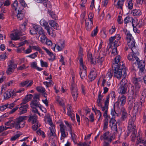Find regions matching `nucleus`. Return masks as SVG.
I'll list each match as a JSON object with an SVG mask.
<instances>
[{
    "mask_svg": "<svg viewBox=\"0 0 146 146\" xmlns=\"http://www.w3.org/2000/svg\"><path fill=\"white\" fill-rule=\"evenodd\" d=\"M48 13L49 15L51 16L52 19H56L57 17L56 15L54 14V13L53 12H52L50 11H49V10H48Z\"/></svg>",
    "mask_w": 146,
    "mask_h": 146,
    "instance_id": "obj_57",
    "label": "nucleus"
},
{
    "mask_svg": "<svg viewBox=\"0 0 146 146\" xmlns=\"http://www.w3.org/2000/svg\"><path fill=\"white\" fill-rule=\"evenodd\" d=\"M38 34L39 35V36H42L45 35L43 29L40 26L38 28Z\"/></svg>",
    "mask_w": 146,
    "mask_h": 146,
    "instance_id": "obj_53",
    "label": "nucleus"
},
{
    "mask_svg": "<svg viewBox=\"0 0 146 146\" xmlns=\"http://www.w3.org/2000/svg\"><path fill=\"white\" fill-rule=\"evenodd\" d=\"M48 34L52 37H55L56 36V34L54 30L52 28L49 27L46 30Z\"/></svg>",
    "mask_w": 146,
    "mask_h": 146,
    "instance_id": "obj_32",
    "label": "nucleus"
},
{
    "mask_svg": "<svg viewBox=\"0 0 146 146\" xmlns=\"http://www.w3.org/2000/svg\"><path fill=\"white\" fill-rule=\"evenodd\" d=\"M43 3L44 5L47 8H50L51 7V5L50 2L47 0H44Z\"/></svg>",
    "mask_w": 146,
    "mask_h": 146,
    "instance_id": "obj_50",
    "label": "nucleus"
},
{
    "mask_svg": "<svg viewBox=\"0 0 146 146\" xmlns=\"http://www.w3.org/2000/svg\"><path fill=\"white\" fill-rule=\"evenodd\" d=\"M39 26L37 25H34L33 27L30 30V33L31 35H35L37 34Z\"/></svg>",
    "mask_w": 146,
    "mask_h": 146,
    "instance_id": "obj_22",
    "label": "nucleus"
},
{
    "mask_svg": "<svg viewBox=\"0 0 146 146\" xmlns=\"http://www.w3.org/2000/svg\"><path fill=\"white\" fill-rule=\"evenodd\" d=\"M136 119L135 115H133V117L129 119L128 122V127L129 130H132L134 133H137V130L135 129V126L134 123V121Z\"/></svg>",
    "mask_w": 146,
    "mask_h": 146,
    "instance_id": "obj_8",
    "label": "nucleus"
},
{
    "mask_svg": "<svg viewBox=\"0 0 146 146\" xmlns=\"http://www.w3.org/2000/svg\"><path fill=\"white\" fill-rule=\"evenodd\" d=\"M123 63H121L120 66H117L114 65L113 66V71L115 77L118 79H120L122 77H125L126 75V69L123 66Z\"/></svg>",
    "mask_w": 146,
    "mask_h": 146,
    "instance_id": "obj_1",
    "label": "nucleus"
},
{
    "mask_svg": "<svg viewBox=\"0 0 146 146\" xmlns=\"http://www.w3.org/2000/svg\"><path fill=\"white\" fill-rule=\"evenodd\" d=\"M40 65L42 67H47L48 66V64L46 62L42 60H40Z\"/></svg>",
    "mask_w": 146,
    "mask_h": 146,
    "instance_id": "obj_59",
    "label": "nucleus"
},
{
    "mask_svg": "<svg viewBox=\"0 0 146 146\" xmlns=\"http://www.w3.org/2000/svg\"><path fill=\"white\" fill-rule=\"evenodd\" d=\"M142 103L141 101L138 102H135L134 103V109L137 111L141 110L142 107Z\"/></svg>",
    "mask_w": 146,
    "mask_h": 146,
    "instance_id": "obj_37",
    "label": "nucleus"
},
{
    "mask_svg": "<svg viewBox=\"0 0 146 146\" xmlns=\"http://www.w3.org/2000/svg\"><path fill=\"white\" fill-rule=\"evenodd\" d=\"M131 14L135 16H139L142 14V12L139 9H133L131 11Z\"/></svg>",
    "mask_w": 146,
    "mask_h": 146,
    "instance_id": "obj_29",
    "label": "nucleus"
},
{
    "mask_svg": "<svg viewBox=\"0 0 146 146\" xmlns=\"http://www.w3.org/2000/svg\"><path fill=\"white\" fill-rule=\"evenodd\" d=\"M42 48L44 50L46 51V52L48 54L50 55V56H53L54 57V56L53 54L52 53H51L50 51L48 50L47 48L44 47H42Z\"/></svg>",
    "mask_w": 146,
    "mask_h": 146,
    "instance_id": "obj_63",
    "label": "nucleus"
},
{
    "mask_svg": "<svg viewBox=\"0 0 146 146\" xmlns=\"http://www.w3.org/2000/svg\"><path fill=\"white\" fill-rule=\"evenodd\" d=\"M59 126L61 133V139H63L66 137L65 133L66 126L62 123H61L59 125Z\"/></svg>",
    "mask_w": 146,
    "mask_h": 146,
    "instance_id": "obj_15",
    "label": "nucleus"
},
{
    "mask_svg": "<svg viewBox=\"0 0 146 146\" xmlns=\"http://www.w3.org/2000/svg\"><path fill=\"white\" fill-rule=\"evenodd\" d=\"M67 114L70 117L71 119L73 121L74 120L75 115L72 111L71 107L70 106L68 108Z\"/></svg>",
    "mask_w": 146,
    "mask_h": 146,
    "instance_id": "obj_25",
    "label": "nucleus"
},
{
    "mask_svg": "<svg viewBox=\"0 0 146 146\" xmlns=\"http://www.w3.org/2000/svg\"><path fill=\"white\" fill-rule=\"evenodd\" d=\"M64 122L66 126V130L70 132L72 131V124L66 121H64Z\"/></svg>",
    "mask_w": 146,
    "mask_h": 146,
    "instance_id": "obj_42",
    "label": "nucleus"
},
{
    "mask_svg": "<svg viewBox=\"0 0 146 146\" xmlns=\"http://www.w3.org/2000/svg\"><path fill=\"white\" fill-rule=\"evenodd\" d=\"M22 35H24V34H21L17 30L15 31L13 33H11L10 35V37L11 39L14 40H17L20 38H23V40L25 39V36L20 37L19 36Z\"/></svg>",
    "mask_w": 146,
    "mask_h": 146,
    "instance_id": "obj_13",
    "label": "nucleus"
},
{
    "mask_svg": "<svg viewBox=\"0 0 146 146\" xmlns=\"http://www.w3.org/2000/svg\"><path fill=\"white\" fill-rule=\"evenodd\" d=\"M121 58V56L118 55L115 58V62L113 64V66H114V65H115L117 66H120L121 63H123L122 62H119Z\"/></svg>",
    "mask_w": 146,
    "mask_h": 146,
    "instance_id": "obj_31",
    "label": "nucleus"
},
{
    "mask_svg": "<svg viewBox=\"0 0 146 146\" xmlns=\"http://www.w3.org/2000/svg\"><path fill=\"white\" fill-rule=\"evenodd\" d=\"M108 119H105L104 121L103 130H105L107 129L108 127Z\"/></svg>",
    "mask_w": 146,
    "mask_h": 146,
    "instance_id": "obj_52",
    "label": "nucleus"
},
{
    "mask_svg": "<svg viewBox=\"0 0 146 146\" xmlns=\"http://www.w3.org/2000/svg\"><path fill=\"white\" fill-rule=\"evenodd\" d=\"M110 126L112 129L116 131L117 130V126L115 121L113 119H111L110 122Z\"/></svg>",
    "mask_w": 146,
    "mask_h": 146,
    "instance_id": "obj_24",
    "label": "nucleus"
},
{
    "mask_svg": "<svg viewBox=\"0 0 146 146\" xmlns=\"http://www.w3.org/2000/svg\"><path fill=\"white\" fill-rule=\"evenodd\" d=\"M121 36H120L119 34H118L116 35L115 36H111L109 38V40L110 42V43L111 44L113 41L115 40V39H116V40H119L121 39Z\"/></svg>",
    "mask_w": 146,
    "mask_h": 146,
    "instance_id": "obj_26",
    "label": "nucleus"
},
{
    "mask_svg": "<svg viewBox=\"0 0 146 146\" xmlns=\"http://www.w3.org/2000/svg\"><path fill=\"white\" fill-rule=\"evenodd\" d=\"M33 83V81L31 80H27L24 81L20 83V86L21 87L25 86L26 87L31 86Z\"/></svg>",
    "mask_w": 146,
    "mask_h": 146,
    "instance_id": "obj_17",
    "label": "nucleus"
},
{
    "mask_svg": "<svg viewBox=\"0 0 146 146\" xmlns=\"http://www.w3.org/2000/svg\"><path fill=\"white\" fill-rule=\"evenodd\" d=\"M13 90H8L6 91L4 94V98L5 99H8L10 98L11 96H15L13 94Z\"/></svg>",
    "mask_w": 146,
    "mask_h": 146,
    "instance_id": "obj_20",
    "label": "nucleus"
},
{
    "mask_svg": "<svg viewBox=\"0 0 146 146\" xmlns=\"http://www.w3.org/2000/svg\"><path fill=\"white\" fill-rule=\"evenodd\" d=\"M71 89L72 95L74 101H76L77 100L78 96V93L76 85L74 84H72L71 85Z\"/></svg>",
    "mask_w": 146,
    "mask_h": 146,
    "instance_id": "obj_12",
    "label": "nucleus"
},
{
    "mask_svg": "<svg viewBox=\"0 0 146 146\" xmlns=\"http://www.w3.org/2000/svg\"><path fill=\"white\" fill-rule=\"evenodd\" d=\"M137 140L138 142L139 143L142 144H143L145 141L144 137H141L140 135H139V136L137 138Z\"/></svg>",
    "mask_w": 146,
    "mask_h": 146,
    "instance_id": "obj_54",
    "label": "nucleus"
},
{
    "mask_svg": "<svg viewBox=\"0 0 146 146\" xmlns=\"http://www.w3.org/2000/svg\"><path fill=\"white\" fill-rule=\"evenodd\" d=\"M33 95L31 94H29L28 95L26 96L24 99L23 100V102L21 104H25L27 102L30 101L33 97Z\"/></svg>",
    "mask_w": 146,
    "mask_h": 146,
    "instance_id": "obj_38",
    "label": "nucleus"
},
{
    "mask_svg": "<svg viewBox=\"0 0 146 146\" xmlns=\"http://www.w3.org/2000/svg\"><path fill=\"white\" fill-rule=\"evenodd\" d=\"M49 125L50 126L49 127V129L50 133H49V135L50 136H54L55 135L56 131L55 125L53 124Z\"/></svg>",
    "mask_w": 146,
    "mask_h": 146,
    "instance_id": "obj_21",
    "label": "nucleus"
},
{
    "mask_svg": "<svg viewBox=\"0 0 146 146\" xmlns=\"http://www.w3.org/2000/svg\"><path fill=\"white\" fill-rule=\"evenodd\" d=\"M16 120H14L13 118L11 117L9 119V121L5 123L6 125L10 126L11 127H15L16 128Z\"/></svg>",
    "mask_w": 146,
    "mask_h": 146,
    "instance_id": "obj_16",
    "label": "nucleus"
},
{
    "mask_svg": "<svg viewBox=\"0 0 146 146\" xmlns=\"http://www.w3.org/2000/svg\"><path fill=\"white\" fill-rule=\"evenodd\" d=\"M35 123L32 126L33 129L34 131L36 130L40 125V124L38 122Z\"/></svg>",
    "mask_w": 146,
    "mask_h": 146,
    "instance_id": "obj_56",
    "label": "nucleus"
},
{
    "mask_svg": "<svg viewBox=\"0 0 146 146\" xmlns=\"http://www.w3.org/2000/svg\"><path fill=\"white\" fill-rule=\"evenodd\" d=\"M85 25L86 29L88 31H90L92 28L93 22L88 21V20H85Z\"/></svg>",
    "mask_w": 146,
    "mask_h": 146,
    "instance_id": "obj_33",
    "label": "nucleus"
},
{
    "mask_svg": "<svg viewBox=\"0 0 146 146\" xmlns=\"http://www.w3.org/2000/svg\"><path fill=\"white\" fill-rule=\"evenodd\" d=\"M114 138L113 135H110V133L108 131L105 133L100 137L101 140H107L109 142H111Z\"/></svg>",
    "mask_w": 146,
    "mask_h": 146,
    "instance_id": "obj_10",
    "label": "nucleus"
},
{
    "mask_svg": "<svg viewBox=\"0 0 146 146\" xmlns=\"http://www.w3.org/2000/svg\"><path fill=\"white\" fill-rule=\"evenodd\" d=\"M28 108L27 105H26L24 106H22L19 108L20 111L19 112V114L21 115L26 113L27 112V109Z\"/></svg>",
    "mask_w": 146,
    "mask_h": 146,
    "instance_id": "obj_34",
    "label": "nucleus"
},
{
    "mask_svg": "<svg viewBox=\"0 0 146 146\" xmlns=\"http://www.w3.org/2000/svg\"><path fill=\"white\" fill-rule=\"evenodd\" d=\"M40 38L39 41L42 44H45L46 40V36L45 35L41 36H39L38 38Z\"/></svg>",
    "mask_w": 146,
    "mask_h": 146,
    "instance_id": "obj_49",
    "label": "nucleus"
},
{
    "mask_svg": "<svg viewBox=\"0 0 146 146\" xmlns=\"http://www.w3.org/2000/svg\"><path fill=\"white\" fill-rule=\"evenodd\" d=\"M31 68H36L39 71H41L43 70L42 68L37 66V63L36 62H31Z\"/></svg>",
    "mask_w": 146,
    "mask_h": 146,
    "instance_id": "obj_39",
    "label": "nucleus"
},
{
    "mask_svg": "<svg viewBox=\"0 0 146 146\" xmlns=\"http://www.w3.org/2000/svg\"><path fill=\"white\" fill-rule=\"evenodd\" d=\"M126 101V98L125 96L122 95L119 96L117 99V101L115 104L114 107L116 106L118 108H120V107L119 104L121 106H124L125 104Z\"/></svg>",
    "mask_w": 146,
    "mask_h": 146,
    "instance_id": "obj_4",
    "label": "nucleus"
},
{
    "mask_svg": "<svg viewBox=\"0 0 146 146\" xmlns=\"http://www.w3.org/2000/svg\"><path fill=\"white\" fill-rule=\"evenodd\" d=\"M40 25L43 26L46 30L50 27L48 22L44 19H41L40 21Z\"/></svg>",
    "mask_w": 146,
    "mask_h": 146,
    "instance_id": "obj_30",
    "label": "nucleus"
},
{
    "mask_svg": "<svg viewBox=\"0 0 146 146\" xmlns=\"http://www.w3.org/2000/svg\"><path fill=\"white\" fill-rule=\"evenodd\" d=\"M133 54H132L131 53H130L127 56L128 59L131 61V62L133 64H137L139 60L138 58L136 56V54H138L139 53L137 51H137L136 53H134L132 52Z\"/></svg>",
    "mask_w": 146,
    "mask_h": 146,
    "instance_id": "obj_5",
    "label": "nucleus"
},
{
    "mask_svg": "<svg viewBox=\"0 0 146 146\" xmlns=\"http://www.w3.org/2000/svg\"><path fill=\"white\" fill-rule=\"evenodd\" d=\"M65 46V41L63 40H60L57 43V46L55 44V46L52 48V49L55 51V48L56 47L57 51H60L62 50Z\"/></svg>",
    "mask_w": 146,
    "mask_h": 146,
    "instance_id": "obj_9",
    "label": "nucleus"
},
{
    "mask_svg": "<svg viewBox=\"0 0 146 146\" xmlns=\"http://www.w3.org/2000/svg\"><path fill=\"white\" fill-rule=\"evenodd\" d=\"M110 96L108 95L106 98V100L104 103V106L101 107L102 108V110L103 111H108V106Z\"/></svg>",
    "mask_w": 146,
    "mask_h": 146,
    "instance_id": "obj_19",
    "label": "nucleus"
},
{
    "mask_svg": "<svg viewBox=\"0 0 146 146\" xmlns=\"http://www.w3.org/2000/svg\"><path fill=\"white\" fill-rule=\"evenodd\" d=\"M97 74L95 69L92 70L89 75V78L91 80H94L96 77Z\"/></svg>",
    "mask_w": 146,
    "mask_h": 146,
    "instance_id": "obj_23",
    "label": "nucleus"
},
{
    "mask_svg": "<svg viewBox=\"0 0 146 146\" xmlns=\"http://www.w3.org/2000/svg\"><path fill=\"white\" fill-rule=\"evenodd\" d=\"M123 4V1L118 0L116 6L117 8L122 9Z\"/></svg>",
    "mask_w": 146,
    "mask_h": 146,
    "instance_id": "obj_48",
    "label": "nucleus"
},
{
    "mask_svg": "<svg viewBox=\"0 0 146 146\" xmlns=\"http://www.w3.org/2000/svg\"><path fill=\"white\" fill-rule=\"evenodd\" d=\"M88 60L90 62H91L93 64H96V62H95L94 60L92 57V55L91 54H89L88 56Z\"/></svg>",
    "mask_w": 146,
    "mask_h": 146,
    "instance_id": "obj_51",
    "label": "nucleus"
},
{
    "mask_svg": "<svg viewBox=\"0 0 146 146\" xmlns=\"http://www.w3.org/2000/svg\"><path fill=\"white\" fill-rule=\"evenodd\" d=\"M143 78L140 77L133 78V83L135 85V88L136 91L138 90L141 88L143 82Z\"/></svg>",
    "mask_w": 146,
    "mask_h": 146,
    "instance_id": "obj_6",
    "label": "nucleus"
},
{
    "mask_svg": "<svg viewBox=\"0 0 146 146\" xmlns=\"http://www.w3.org/2000/svg\"><path fill=\"white\" fill-rule=\"evenodd\" d=\"M70 132L71 135L72 140H73V142L75 144H76V139L77 138V136L75 135L74 131H72Z\"/></svg>",
    "mask_w": 146,
    "mask_h": 146,
    "instance_id": "obj_46",
    "label": "nucleus"
},
{
    "mask_svg": "<svg viewBox=\"0 0 146 146\" xmlns=\"http://www.w3.org/2000/svg\"><path fill=\"white\" fill-rule=\"evenodd\" d=\"M18 19L21 20L24 17V14L23 11L21 10H18V12L16 15Z\"/></svg>",
    "mask_w": 146,
    "mask_h": 146,
    "instance_id": "obj_36",
    "label": "nucleus"
},
{
    "mask_svg": "<svg viewBox=\"0 0 146 146\" xmlns=\"http://www.w3.org/2000/svg\"><path fill=\"white\" fill-rule=\"evenodd\" d=\"M137 64H138V68L139 69V74L140 76L143 75L145 72L144 62L142 60H140Z\"/></svg>",
    "mask_w": 146,
    "mask_h": 146,
    "instance_id": "obj_11",
    "label": "nucleus"
},
{
    "mask_svg": "<svg viewBox=\"0 0 146 146\" xmlns=\"http://www.w3.org/2000/svg\"><path fill=\"white\" fill-rule=\"evenodd\" d=\"M12 8L15 10H19V6L18 2L17 0H15L12 5Z\"/></svg>",
    "mask_w": 146,
    "mask_h": 146,
    "instance_id": "obj_43",
    "label": "nucleus"
},
{
    "mask_svg": "<svg viewBox=\"0 0 146 146\" xmlns=\"http://www.w3.org/2000/svg\"><path fill=\"white\" fill-rule=\"evenodd\" d=\"M36 89L38 92L44 94V88L41 86H38L36 88Z\"/></svg>",
    "mask_w": 146,
    "mask_h": 146,
    "instance_id": "obj_58",
    "label": "nucleus"
},
{
    "mask_svg": "<svg viewBox=\"0 0 146 146\" xmlns=\"http://www.w3.org/2000/svg\"><path fill=\"white\" fill-rule=\"evenodd\" d=\"M28 116H20L16 118V128L18 129L23 127L25 125L24 121L27 119Z\"/></svg>",
    "mask_w": 146,
    "mask_h": 146,
    "instance_id": "obj_3",
    "label": "nucleus"
},
{
    "mask_svg": "<svg viewBox=\"0 0 146 146\" xmlns=\"http://www.w3.org/2000/svg\"><path fill=\"white\" fill-rule=\"evenodd\" d=\"M120 84L121 86L128 87L127 81L124 77L122 79Z\"/></svg>",
    "mask_w": 146,
    "mask_h": 146,
    "instance_id": "obj_47",
    "label": "nucleus"
},
{
    "mask_svg": "<svg viewBox=\"0 0 146 146\" xmlns=\"http://www.w3.org/2000/svg\"><path fill=\"white\" fill-rule=\"evenodd\" d=\"M28 21L27 20H25L24 22L23 23V25H21V28H22L21 29V31H24L25 30V27L26 26L27 24L28 23Z\"/></svg>",
    "mask_w": 146,
    "mask_h": 146,
    "instance_id": "obj_60",
    "label": "nucleus"
},
{
    "mask_svg": "<svg viewBox=\"0 0 146 146\" xmlns=\"http://www.w3.org/2000/svg\"><path fill=\"white\" fill-rule=\"evenodd\" d=\"M127 87L121 86L118 89V91L119 93L124 94L125 93Z\"/></svg>",
    "mask_w": 146,
    "mask_h": 146,
    "instance_id": "obj_40",
    "label": "nucleus"
},
{
    "mask_svg": "<svg viewBox=\"0 0 146 146\" xmlns=\"http://www.w3.org/2000/svg\"><path fill=\"white\" fill-rule=\"evenodd\" d=\"M56 100L58 103L60 105L63 106L64 105L65 101L64 100H63L62 98L59 96H57L56 98Z\"/></svg>",
    "mask_w": 146,
    "mask_h": 146,
    "instance_id": "obj_44",
    "label": "nucleus"
},
{
    "mask_svg": "<svg viewBox=\"0 0 146 146\" xmlns=\"http://www.w3.org/2000/svg\"><path fill=\"white\" fill-rule=\"evenodd\" d=\"M48 22L50 25L54 29L56 30L59 29V27L58 24L54 21L50 20L48 21Z\"/></svg>",
    "mask_w": 146,
    "mask_h": 146,
    "instance_id": "obj_35",
    "label": "nucleus"
},
{
    "mask_svg": "<svg viewBox=\"0 0 146 146\" xmlns=\"http://www.w3.org/2000/svg\"><path fill=\"white\" fill-rule=\"evenodd\" d=\"M37 118V116L35 115H31L29 117L28 121L29 122H31L32 124H34L38 122Z\"/></svg>",
    "mask_w": 146,
    "mask_h": 146,
    "instance_id": "obj_27",
    "label": "nucleus"
},
{
    "mask_svg": "<svg viewBox=\"0 0 146 146\" xmlns=\"http://www.w3.org/2000/svg\"><path fill=\"white\" fill-rule=\"evenodd\" d=\"M125 33L126 36V39L128 46L130 47L132 52L135 53H136L137 48L135 46V42L132 35L129 31L127 30L125 31Z\"/></svg>",
    "mask_w": 146,
    "mask_h": 146,
    "instance_id": "obj_2",
    "label": "nucleus"
},
{
    "mask_svg": "<svg viewBox=\"0 0 146 146\" xmlns=\"http://www.w3.org/2000/svg\"><path fill=\"white\" fill-rule=\"evenodd\" d=\"M17 67V64H15L14 62L12 61L9 62V64L8 66L7 69L6 71V73L7 74L9 75L13 73L14 69Z\"/></svg>",
    "mask_w": 146,
    "mask_h": 146,
    "instance_id": "obj_14",
    "label": "nucleus"
},
{
    "mask_svg": "<svg viewBox=\"0 0 146 146\" xmlns=\"http://www.w3.org/2000/svg\"><path fill=\"white\" fill-rule=\"evenodd\" d=\"M80 64V70H86L87 68L85 66V63L83 62V60L82 58H81L79 60Z\"/></svg>",
    "mask_w": 146,
    "mask_h": 146,
    "instance_id": "obj_28",
    "label": "nucleus"
},
{
    "mask_svg": "<svg viewBox=\"0 0 146 146\" xmlns=\"http://www.w3.org/2000/svg\"><path fill=\"white\" fill-rule=\"evenodd\" d=\"M53 84V82L52 80L49 82H43V84L45 85L47 88L51 86H52Z\"/></svg>",
    "mask_w": 146,
    "mask_h": 146,
    "instance_id": "obj_61",
    "label": "nucleus"
},
{
    "mask_svg": "<svg viewBox=\"0 0 146 146\" xmlns=\"http://www.w3.org/2000/svg\"><path fill=\"white\" fill-rule=\"evenodd\" d=\"M127 117V113L124 110L122 111V115L121 117V120L122 121L125 120Z\"/></svg>",
    "mask_w": 146,
    "mask_h": 146,
    "instance_id": "obj_45",
    "label": "nucleus"
},
{
    "mask_svg": "<svg viewBox=\"0 0 146 146\" xmlns=\"http://www.w3.org/2000/svg\"><path fill=\"white\" fill-rule=\"evenodd\" d=\"M45 121H46V124L47 125L48 124L49 125L53 124L52 122V120L50 117H47L45 118Z\"/></svg>",
    "mask_w": 146,
    "mask_h": 146,
    "instance_id": "obj_62",
    "label": "nucleus"
},
{
    "mask_svg": "<svg viewBox=\"0 0 146 146\" xmlns=\"http://www.w3.org/2000/svg\"><path fill=\"white\" fill-rule=\"evenodd\" d=\"M94 14L93 13H90L88 15V17L86 20H88L89 21H92L93 22Z\"/></svg>",
    "mask_w": 146,
    "mask_h": 146,
    "instance_id": "obj_64",
    "label": "nucleus"
},
{
    "mask_svg": "<svg viewBox=\"0 0 146 146\" xmlns=\"http://www.w3.org/2000/svg\"><path fill=\"white\" fill-rule=\"evenodd\" d=\"M80 74L81 78L82 79H86L87 78L86 70H80Z\"/></svg>",
    "mask_w": 146,
    "mask_h": 146,
    "instance_id": "obj_41",
    "label": "nucleus"
},
{
    "mask_svg": "<svg viewBox=\"0 0 146 146\" xmlns=\"http://www.w3.org/2000/svg\"><path fill=\"white\" fill-rule=\"evenodd\" d=\"M103 53L102 52L101 53L100 52V53L98 52L97 53L96 51H95V62H96V64L97 63H100L101 64L102 62L104 61V58L105 56L104 54H105V53L103 52V55H102Z\"/></svg>",
    "mask_w": 146,
    "mask_h": 146,
    "instance_id": "obj_7",
    "label": "nucleus"
},
{
    "mask_svg": "<svg viewBox=\"0 0 146 146\" xmlns=\"http://www.w3.org/2000/svg\"><path fill=\"white\" fill-rule=\"evenodd\" d=\"M124 22L125 24H127L129 23H131L132 26L134 25V23L137 21V20H134L132 17H127L124 19Z\"/></svg>",
    "mask_w": 146,
    "mask_h": 146,
    "instance_id": "obj_18",
    "label": "nucleus"
},
{
    "mask_svg": "<svg viewBox=\"0 0 146 146\" xmlns=\"http://www.w3.org/2000/svg\"><path fill=\"white\" fill-rule=\"evenodd\" d=\"M133 1L132 0H130L128 3V7L129 9H131L133 7Z\"/></svg>",
    "mask_w": 146,
    "mask_h": 146,
    "instance_id": "obj_55",
    "label": "nucleus"
}]
</instances>
